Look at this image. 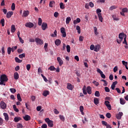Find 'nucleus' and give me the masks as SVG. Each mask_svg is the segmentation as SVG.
Wrapping results in <instances>:
<instances>
[{
    "label": "nucleus",
    "instance_id": "f257e3e1",
    "mask_svg": "<svg viewBox=\"0 0 128 128\" xmlns=\"http://www.w3.org/2000/svg\"><path fill=\"white\" fill-rule=\"evenodd\" d=\"M8 80V76H6L5 74H3L0 76V86H6V82Z\"/></svg>",
    "mask_w": 128,
    "mask_h": 128
},
{
    "label": "nucleus",
    "instance_id": "f03ea898",
    "mask_svg": "<svg viewBox=\"0 0 128 128\" xmlns=\"http://www.w3.org/2000/svg\"><path fill=\"white\" fill-rule=\"evenodd\" d=\"M45 122L48 124V126L52 128L54 126V121L50 120V118L44 119Z\"/></svg>",
    "mask_w": 128,
    "mask_h": 128
},
{
    "label": "nucleus",
    "instance_id": "7ed1b4c3",
    "mask_svg": "<svg viewBox=\"0 0 128 128\" xmlns=\"http://www.w3.org/2000/svg\"><path fill=\"white\" fill-rule=\"evenodd\" d=\"M35 42L37 44H40V46L44 44V40L38 38H35Z\"/></svg>",
    "mask_w": 128,
    "mask_h": 128
},
{
    "label": "nucleus",
    "instance_id": "20e7f679",
    "mask_svg": "<svg viewBox=\"0 0 128 128\" xmlns=\"http://www.w3.org/2000/svg\"><path fill=\"white\" fill-rule=\"evenodd\" d=\"M60 32L62 34V38H66V29L64 28H60Z\"/></svg>",
    "mask_w": 128,
    "mask_h": 128
},
{
    "label": "nucleus",
    "instance_id": "39448f33",
    "mask_svg": "<svg viewBox=\"0 0 128 128\" xmlns=\"http://www.w3.org/2000/svg\"><path fill=\"white\" fill-rule=\"evenodd\" d=\"M0 106L2 110H6V104L4 101L0 102Z\"/></svg>",
    "mask_w": 128,
    "mask_h": 128
},
{
    "label": "nucleus",
    "instance_id": "423d86ee",
    "mask_svg": "<svg viewBox=\"0 0 128 128\" xmlns=\"http://www.w3.org/2000/svg\"><path fill=\"white\" fill-rule=\"evenodd\" d=\"M34 24L30 22H27L25 24V26H26V28H34Z\"/></svg>",
    "mask_w": 128,
    "mask_h": 128
},
{
    "label": "nucleus",
    "instance_id": "0eeeda50",
    "mask_svg": "<svg viewBox=\"0 0 128 128\" xmlns=\"http://www.w3.org/2000/svg\"><path fill=\"white\" fill-rule=\"evenodd\" d=\"M57 60L59 64V66H62V64H64V61L62 60V58L60 57H58L57 58Z\"/></svg>",
    "mask_w": 128,
    "mask_h": 128
},
{
    "label": "nucleus",
    "instance_id": "6e6552de",
    "mask_svg": "<svg viewBox=\"0 0 128 128\" xmlns=\"http://www.w3.org/2000/svg\"><path fill=\"white\" fill-rule=\"evenodd\" d=\"M124 116L122 112H119L118 114H116V118L117 120H120L122 116Z\"/></svg>",
    "mask_w": 128,
    "mask_h": 128
},
{
    "label": "nucleus",
    "instance_id": "1a4fd4ad",
    "mask_svg": "<svg viewBox=\"0 0 128 128\" xmlns=\"http://www.w3.org/2000/svg\"><path fill=\"white\" fill-rule=\"evenodd\" d=\"M42 30H46L48 28V24L46 22H43L42 25Z\"/></svg>",
    "mask_w": 128,
    "mask_h": 128
},
{
    "label": "nucleus",
    "instance_id": "9d476101",
    "mask_svg": "<svg viewBox=\"0 0 128 128\" xmlns=\"http://www.w3.org/2000/svg\"><path fill=\"white\" fill-rule=\"evenodd\" d=\"M12 14H14V12H8L6 13V18H12Z\"/></svg>",
    "mask_w": 128,
    "mask_h": 128
},
{
    "label": "nucleus",
    "instance_id": "9b49d317",
    "mask_svg": "<svg viewBox=\"0 0 128 128\" xmlns=\"http://www.w3.org/2000/svg\"><path fill=\"white\" fill-rule=\"evenodd\" d=\"M126 36V34H125L124 33H120L119 34V36L118 38L120 40H124V36Z\"/></svg>",
    "mask_w": 128,
    "mask_h": 128
},
{
    "label": "nucleus",
    "instance_id": "f8f14e48",
    "mask_svg": "<svg viewBox=\"0 0 128 128\" xmlns=\"http://www.w3.org/2000/svg\"><path fill=\"white\" fill-rule=\"evenodd\" d=\"M14 80H18L20 78V75L18 74V72H15L14 73Z\"/></svg>",
    "mask_w": 128,
    "mask_h": 128
},
{
    "label": "nucleus",
    "instance_id": "ddd939ff",
    "mask_svg": "<svg viewBox=\"0 0 128 128\" xmlns=\"http://www.w3.org/2000/svg\"><path fill=\"white\" fill-rule=\"evenodd\" d=\"M24 120H26V122L30 120V116L28 115H26L24 116Z\"/></svg>",
    "mask_w": 128,
    "mask_h": 128
},
{
    "label": "nucleus",
    "instance_id": "4468645a",
    "mask_svg": "<svg viewBox=\"0 0 128 128\" xmlns=\"http://www.w3.org/2000/svg\"><path fill=\"white\" fill-rule=\"evenodd\" d=\"M94 104L96 106H98L100 104V100L97 98H94Z\"/></svg>",
    "mask_w": 128,
    "mask_h": 128
},
{
    "label": "nucleus",
    "instance_id": "2eb2a0df",
    "mask_svg": "<svg viewBox=\"0 0 128 128\" xmlns=\"http://www.w3.org/2000/svg\"><path fill=\"white\" fill-rule=\"evenodd\" d=\"M30 14V12L28 10H25L23 12V16H24V18H26L28 15Z\"/></svg>",
    "mask_w": 128,
    "mask_h": 128
},
{
    "label": "nucleus",
    "instance_id": "dca6fc26",
    "mask_svg": "<svg viewBox=\"0 0 128 128\" xmlns=\"http://www.w3.org/2000/svg\"><path fill=\"white\" fill-rule=\"evenodd\" d=\"M86 90L88 94H92V88L90 86H88L86 88Z\"/></svg>",
    "mask_w": 128,
    "mask_h": 128
},
{
    "label": "nucleus",
    "instance_id": "f3484780",
    "mask_svg": "<svg viewBox=\"0 0 128 128\" xmlns=\"http://www.w3.org/2000/svg\"><path fill=\"white\" fill-rule=\"evenodd\" d=\"M100 44H98V45L95 46L94 51L98 52L100 50Z\"/></svg>",
    "mask_w": 128,
    "mask_h": 128
},
{
    "label": "nucleus",
    "instance_id": "a211bd4d",
    "mask_svg": "<svg viewBox=\"0 0 128 128\" xmlns=\"http://www.w3.org/2000/svg\"><path fill=\"white\" fill-rule=\"evenodd\" d=\"M67 88L68 90H72V89L74 88H72V85L70 83L68 84V86H67Z\"/></svg>",
    "mask_w": 128,
    "mask_h": 128
},
{
    "label": "nucleus",
    "instance_id": "6ab92c4d",
    "mask_svg": "<svg viewBox=\"0 0 128 128\" xmlns=\"http://www.w3.org/2000/svg\"><path fill=\"white\" fill-rule=\"evenodd\" d=\"M44 96H48V94H50V91L48 90H45L43 92L42 94Z\"/></svg>",
    "mask_w": 128,
    "mask_h": 128
},
{
    "label": "nucleus",
    "instance_id": "aec40b11",
    "mask_svg": "<svg viewBox=\"0 0 128 128\" xmlns=\"http://www.w3.org/2000/svg\"><path fill=\"white\" fill-rule=\"evenodd\" d=\"M98 18L99 20L101 22H102V20H104V18H102V14H98Z\"/></svg>",
    "mask_w": 128,
    "mask_h": 128
},
{
    "label": "nucleus",
    "instance_id": "412c9836",
    "mask_svg": "<svg viewBox=\"0 0 128 128\" xmlns=\"http://www.w3.org/2000/svg\"><path fill=\"white\" fill-rule=\"evenodd\" d=\"M4 120H6L8 122V120L9 118H8V113H4Z\"/></svg>",
    "mask_w": 128,
    "mask_h": 128
},
{
    "label": "nucleus",
    "instance_id": "4be33fe9",
    "mask_svg": "<svg viewBox=\"0 0 128 128\" xmlns=\"http://www.w3.org/2000/svg\"><path fill=\"white\" fill-rule=\"evenodd\" d=\"M61 43L62 42L59 39H57L55 40V44H56V46H60Z\"/></svg>",
    "mask_w": 128,
    "mask_h": 128
},
{
    "label": "nucleus",
    "instance_id": "5701e85b",
    "mask_svg": "<svg viewBox=\"0 0 128 128\" xmlns=\"http://www.w3.org/2000/svg\"><path fill=\"white\" fill-rule=\"evenodd\" d=\"M20 120H22V118L20 117H15L14 118V122H18Z\"/></svg>",
    "mask_w": 128,
    "mask_h": 128
},
{
    "label": "nucleus",
    "instance_id": "b1692460",
    "mask_svg": "<svg viewBox=\"0 0 128 128\" xmlns=\"http://www.w3.org/2000/svg\"><path fill=\"white\" fill-rule=\"evenodd\" d=\"M48 70H51V71H54L56 69V68H54V66H50V68H48Z\"/></svg>",
    "mask_w": 128,
    "mask_h": 128
},
{
    "label": "nucleus",
    "instance_id": "393cba45",
    "mask_svg": "<svg viewBox=\"0 0 128 128\" xmlns=\"http://www.w3.org/2000/svg\"><path fill=\"white\" fill-rule=\"evenodd\" d=\"M15 60L16 62H18V64H20V62H22V60H20V58H18V57L15 58Z\"/></svg>",
    "mask_w": 128,
    "mask_h": 128
},
{
    "label": "nucleus",
    "instance_id": "a878e982",
    "mask_svg": "<svg viewBox=\"0 0 128 128\" xmlns=\"http://www.w3.org/2000/svg\"><path fill=\"white\" fill-rule=\"evenodd\" d=\"M80 110L82 114L84 116V106H80Z\"/></svg>",
    "mask_w": 128,
    "mask_h": 128
},
{
    "label": "nucleus",
    "instance_id": "bb28decb",
    "mask_svg": "<svg viewBox=\"0 0 128 128\" xmlns=\"http://www.w3.org/2000/svg\"><path fill=\"white\" fill-rule=\"evenodd\" d=\"M72 20V18H70V17H68L66 18V24H70V22Z\"/></svg>",
    "mask_w": 128,
    "mask_h": 128
},
{
    "label": "nucleus",
    "instance_id": "cd10ccee",
    "mask_svg": "<svg viewBox=\"0 0 128 128\" xmlns=\"http://www.w3.org/2000/svg\"><path fill=\"white\" fill-rule=\"evenodd\" d=\"M11 32H16V26H14V25L12 26Z\"/></svg>",
    "mask_w": 128,
    "mask_h": 128
},
{
    "label": "nucleus",
    "instance_id": "c85d7f7f",
    "mask_svg": "<svg viewBox=\"0 0 128 128\" xmlns=\"http://www.w3.org/2000/svg\"><path fill=\"white\" fill-rule=\"evenodd\" d=\"M116 8H118V6H112L109 8V10H116Z\"/></svg>",
    "mask_w": 128,
    "mask_h": 128
},
{
    "label": "nucleus",
    "instance_id": "c756f323",
    "mask_svg": "<svg viewBox=\"0 0 128 128\" xmlns=\"http://www.w3.org/2000/svg\"><path fill=\"white\" fill-rule=\"evenodd\" d=\"M95 96H97V98H98L100 96V92L96 91L94 93Z\"/></svg>",
    "mask_w": 128,
    "mask_h": 128
},
{
    "label": "nucleus",
    "instance_id": "7c9ffc66",
    "mask_svg": "<svg viewBox=\"0 0 128 128\" xmlns=\"http://www.w3.org/2000/svg\"><path fill=\"white\" fill-rule=\"evenodd\" d=\"M10 90L12 94H15V92H16V88H10Z\"/></svg>",
    "mask_w": 128,
    "mask_h": 128
},
{
    "label": "nucleus",
    "instance_id": "2f4dec72",
    "mask_svg": "<svg viewBox=\"0 0 128 128\" xmlns=\"http://www.w3.org/2000/svg\"><path fill=\"white\" fill-rule=\"evenodd\" d=\"M42 18H39L38 20V26H42Z\"/></svg>",
    "mask_w": 128,
    "mask_h": 128
},
{
    "label": "nucleus",
    "instance_id": "473e14b6",
    "mask_svg": "<svg viewBox=\"0 0 128 128\" xmlns=\"http://www.w3.org/2000/svg\"><path fill=\"white\" fill-rule=\"evenodd\" d=\"M66 48L68 52H70V45H67Z\"/></svg>",
    "mask_w": 128,
    "mask_h": 128
},
{
    "label": "nucleus",
    "instance_id": "72a5a7b5",
    "mask_svg": "<svg viewBox=\"0 0 128 128\" xmlns=\"http://www.w3.org/2000/svg\"><path fill=\"white\" fill-rule=\"evenodd\" d=\"M120 104H126V100L122 98H120Z\"/></svg>",
    "mask_w": 128,
    "mask_h": 128
},
{
    "label": "nucleus",
    "instance_id": "f704fd0d",
    "mask_svg": "<svg viewBox=\"0 0 128 128\" xmlns=\"http://www.w3.org/2000/svg\"><path fill=\"white\" fill-rule=\"evenodd\" d=\"M122 44H126V46H128V42H126V35H125V36L124 38V40L122 42Z\"/></svg>",
    "mask_w": 128,
    "mask_h": 128
},
{
    "label": "nucleus",
    "instance_id": "c9c22d12",
    "mask_svg": "<svg viewBox=\"0 0 128 128\" xmlns=\"http://www.w3.org/2000/svg\"><path fill=\"white\" fill-rule=\"evenodd\" d=\"M17 98L19 102H22V98L20 97V94H17Z\"/></svg>",
    "mask_w": 128,
    "mask_h": 128
},
{
    "label": "nucleus",
    "instance_id": "e433bc0d",
    "mask_svg": "<svg viewBox=\"0 0 128 128\" xmlns=\"http://www.w3.org/2000/svg\"><path fill=\"white\" fill-rule=\"evenodd\" d=\"M76 30H78V34H80V27L79 26H76Z\"/></svg>",
    "mask_w": 128,
    "mask_h": 128
},
{
    "label": "nucleus",
    "instance_id": "4c0bfd02",
    "mask_svg": "<svg viewBox=\"0 0 128 128\" xmlns=\"http://www.w3.org/2000/svg\"><path fill=\"white\" fill-rule=\"evenodd\" d=\"M20 58H26V54L23 53L19 55Z\"/></svg>",
    "mask_w": 128,
    "mask_h": 128
},
{
    "label": "nucleus",
    "instance_id": "58836bf2",
    "mask_svg": "<svg viewBox=\"0 0 128 128\" xmlns=\"http://www.w3.org/2000/svg\"><path fill=\"white\" fill-rule=\"evenodd\" d=\"M13 108L14 110V112H18L19 110L16 108V105H13Z\"/></svg>",
    "mask_w": 128,
    "mask_h": 128
},
{
    "label": "nucleus",
    "instance_id": "ea45409f",
    "mask_svg": "<svg viewBox=\"0 0 128 128\" xmlns=\"http://www.w3.org/2000/svg\"><path fill=\"white\" fill-rule=\"evenodd\" d=\"M11 10H16V4H14V3L12 4Z\"/></svg>",
    "mask_w": 128,
    "mask_h": 128
},
{
    "label": "nucleus",
    "instance_id": "a19ab883",
    "mask_svg": "<svg viewBox=\"0 0 128 128\" xmlns=\"http://www.w3.org/2000/svg\"><path fill=\"white\" fill-rule=\"evenodd\" d=\"M60 8H61L62 10H64V8H65L64 4V3H60Z\"/></svg>",
    "mask_w": 128,
    "mask_h": 128
},
{
    "label": "nucleus",
    "instance_id": "79ce46f5",
    "mask_svg": "<svg viewBox=\"0 0 128 128\" xmlns=\"http://www.w3.org/2000/svg\"><path fill=\"white\" fill-rule=\"evenodd\" d=\"M112 18L114 20H120V18H116V15L112 16Z\"/></svg>",
    "mask_w": 128,
    "mask_h": 128
},
{
    "label": "nucleus",
    "instance_id": "37998d69",
    "mask_svg": "<svg viewBox=\"0 0 128 128\" xmlns=\"http://www.w3.org/2000/svg\"><path fill=\"white\" fill-rule=\"evenodd\" d=\"M59 118L61 120H62V122H64V121L65 118H64V116L60 115V116H59Z\"/></svg>",
    "mask_w": 128,
    "mask_h": 128
},
{
    "label": "nucleus",
    "instance_id": "c03bdc74",
    "mask_svg": "<svg viewBox=\"0 0 128 128\" xmlns=\"http://www.w3.org/2000/svg\"><path fill=\"white\" fill-rule=\"evenodd\" d=\"M106 116L108 118H112V114L110 112H108L106 114Z\"/></svg>",
    "mask_w": 128,
    "mask_h": 128
},
{
    "label": "nucleus",
    "instance_id": "a18cd8bd",
    "mask_svg": "<svg viewBox=\"0 0 128 128\" xmlns=\"http://www.w3.org/2000/svg\"><path fill=\"white\" fill-rule=\"evenodd\" d=\"M102 80V82H104V84H103V86H108V82L106 80Z\"/></svg>",
    "mask_w": 128,
    "mask_h": 128
},
{
    "label": "nucleus",
    "instance_id": "49530a36",
    "mask_svg": "<svg viewBox=\"0 0 128 128\" xmlns=\"http://www.w3.org/2000/svg\"><path fill=\"white\" fill-rule=\"evenodd\" d=\"M102 126H108V122L106 121H102Z\"/></svg>",
    "mask_w": 128,
    "mask_h": 128
},
{
    "label": "nucleus",
    "instance_id": "de8ad7c7",
    "mask_svg": "<svg viewBox=\"0 0 128 128\" xmlns=\"http://www.w3.org/2000/svg\"><path fill=\"white\" fill-rule=\"evenodd\" d=\"M10 52H12V48L9 47L8 48V54H10Z\"/></svg>",
    "mask_w": 128,
    "mask_h": 128
},
{
    "label": "nucleus",
    "instance_id": "09e8293b",
    "mask_svg": "<svg viewBox=\"0 0 128 128\" xmlns=\"http://www.w3.org/2000/svg\"><path fill=\"white\" fill-rule=\"evenodd\" d=\"M54 34H52L51 36L54 38L56 36V34H57V32H56V30H55L54 32Z\"/></svg>",
    "mask_w": 128,
    "mask_h": 128
},
{
    "label": "nucleus",
    "instance_id": "8fccbe9b",
    "mask_svg": "<svg viewBox=\"0 0 128 128\" xmlns=\"http://www.w3.org/2000/svg\"><path fill=\"white\" fill-rule=\"evenodd\" d=\"M0 23L2 24V26H4V19L2 18L0 20Z\"/></svg>",
    "mask_w": 128,
    "mask_h": 128
},
{
    "label": "nucleus",
    "instance_id": "3c124183",
    "mask_svg": "<svg viewBox=\"0 0 128 128\" xmlns=\"http://www.w3.org/2000/svg\"><path fill=\"white\" fill-rule=\"evenodd\" d=\"M11 48L12 52H14V50L18 48V46H13Z\"/></svg>",
    "mask_w": 128,
    "mask_h": 128
},
{
    "label": "nucleus",
    "instance_id": "603ef678",
    "mask_svg": "<svg viewBox=\"0 0 128 128\" xmlns=\"http://www.w3.org/2000/svg\"><path fill=\"white\" fill-rule=\"evenodd\" d=\"M104 90L106 92H110V88H108V87H105Z\"/></svg>",
    "mask_w": 128,
    "mask_h": 128
},
{
    "label": "nucleus",
    "instance_id": "864d4df0",
    "mask_svg": "<svg viewBox=\"0 0 128 128\" xmlns=\"http://www.w3.org/2000/svg\"><path fill=\"white\" fill-rule=\"evenodd\" d=\"M128 8H124L122 9V12H128Z\"/></svg>",
    "mask_w": 128,
    "mask_h": 128
},
{
    "label": "nucleus",
    "instance_id": "5fc2aeb1",
    "mask_svg": "<svg viewBox=\"0 0 128 128\" xmlns=\"http://www.w3.org/2000/svg\"><path fill=\"white\" fill-rule=\"evenodd\" d=\"M54 4V1H50V2L49 6H50V8H52V5Z\"/></svg>",
    "mask_w": 128,
    "mask_h": 128
},
{
    "label": "nucleus",
    "instance_id": "6e6d98bb",
    "mask_svg": "<svg viewBox=\"0 0 128 128\" xmlns=\"http://www.w3.org/2000/svg\"><path fill=\"white\" fill-rule=\"evenodd\" d=\"M54 112L55 114H60V112H58V110L56 108H54Z\"/></svg>",
    "mask_w": 128,
    "mask_h": 128
},
{
    "label": "nucleus",
    "instance_id": "4d7b16f0",
    "mask_svg": "<svg viewBox=\"0 0 128 128\" xmlns=\"http://www.w3.org/2000/svg\"><path fill=\"white\" fill-rule=\"evenodd\" d=\"M17 128H23L22 124L20 123L18 124Z\"/></svg>",
    "mask_w": 128,
    "mask_h": 128
},
{
    "label": "nucleus",
    "instance_id": "13d9d810",
    "mask_svg": "<svg viewBox=\"0 0 128 128\" xmlns=\"http://www.w3.org/2000/svg\"><path fill=\"white\" fill-rule=\"evenodd\" d=\"M122 64L124 66H128V62L124 60L122 61Z\"/></svg>",
    "mask_w": 128,
    "mask_h": 128
},
{
    "label": "nucleus",
    "instance_id": "bf43d9fd",
    "mask_svg": "<svg viewBox=\"0 0 128 128\" xmlns=\"http://www.w3.org/2000/svg\"><path fill=\"white\" fill-rule=\"evenodd\" d=\"M41 76L42 78H44V82H48V79L46 78V76H44V74H42Z\"/></svg>",
    "mask_w": 128,
    "mask_h": 128
},
{
    "label": "nucleus",
    "instance_id": "052dcab7",
    "mask_svg": "<svg viewBox=\"0 0 128 128\" xmlns=\"http://www.w3.org/2000/svg\"><path fill=\"white\" fill-rule=\"evenodd\" d=\"M100 12H102V10H100V8H98L96 10V14L98 16V14H100Z\"/></svg>",
    "mask_w": 128,
    "mask_h": 128
},
{
    "label": "nucleus",
    "instance_id": "680f3d73",
    "mask_svg": "<svg viewBox=\"0 0 128 128\" xmlns=\"http://www.w3.org/2000/svg\"><path fill=\"white\" fill-rule=\"evenodd\" d=\"M26 68L27 70H30V64H27L26 66Z\"/></svg>",
    "mask_w": 128,
    "mask_h": 128
},
{
    "label": "nucleus",
    "instance_id": "e2e57ef3",
    "mask_svg": "<svg viewBox=\"0 0 128 128\" xmlns=\"http://www.w3.org/2000/svg\"><path fill=\"white\" fill-rule=\"evenodd\" d=\"M17 52L18 54H22V52H24V50H22V49H18Z\"/></svg>",
    "mask_w": 128,
    "mask_h": 128
},
{
    "label": "nucleus",
    "instance_id": "0e129e2a",
    "mask_svg": "<svg viewBox=\"0 0 128 128\" xmlns=\"http://www.w3.org/2000/svg\"><path fill=\"white\" fill-rule=\"evenodd\" d=\"M92 82L94 84H95V86H98V84H100L98 82H97L96 81H93Z\"/></svg>",
    "mask_w": 128,
    "mask_h": 128
},
{
    "label": "nucleus",
    "instance_id": "69168bd1",
    "mask_svg": "<svg viewBox=\"0 0 128 128\" xmlns=\"http://www.w3.org/2000/svg\"><path fill=\"white\" fill-rule=\"evenodd\" d=\"M95 48H94V44H92L90 46V49L91 50H94Z\"/></svg>",
    "mask_w": 128,
    "mask_h": 128
},
{
    "label": "nucleus",
    "instance_id": "338daca9",
    "mask_svg": "<svg viewBox=\"0 0 128 128\" xmlns=\"http://www.w3.org/2000/svg\"><path fill=\"white\" fill-rule=\"evenodd\" d=\"M42 128H48V125L46 124H43L42 126Z\"/></svg>",
    "mask_w": 128,
    "mask_h": 128
},
{
    "label": "nucleus",
    "instance_id": "774afa93",
    "mask_svg": "<svg viewBox=\"0 0 128 128\" xmlns=\"http://www.w3.org/2000/svg\"><path fill=\"white\" fill-rule=\"evenodd\" d=\"M97 72H98L99 74H101L102 73V70H100V68H97Z\"/></svg>",
    "mask_w": 128,
    "mask_h": 128
}]
</instances>
